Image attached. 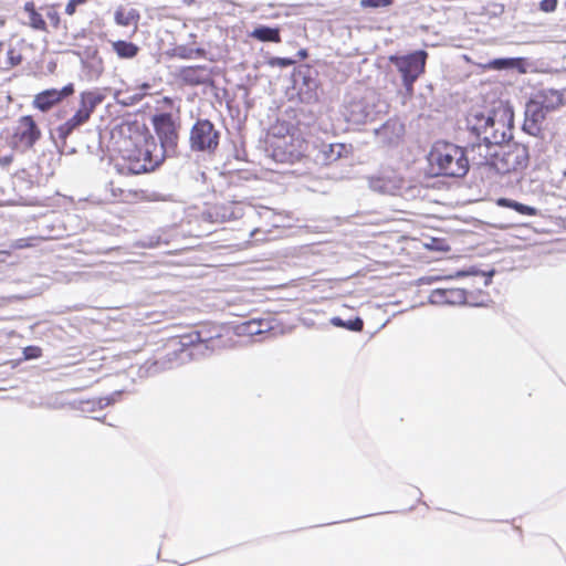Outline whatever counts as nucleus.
Returning <instances> with one entry per match:
<instances>
[{
    "instance_id": "1",
    "label": "nucleus",
    "mask_w": 566,
    "mask_h": 566,
    "mask_svg": "<svg viewBox=\"0 0 566 566\" xmlns=\"http://www.w3.org/2000/svg\"><path fill=\"white\" fill-rule=\"evenodd\" d=\"M117 150L120 170L132 175L154 171L165 160L155 137L145 122L126 120L119 126Z\"/></svg>"
},
{
    "instance_id": "2",
    "label": "nucleus",
    "mask_w": 566,
    "mask_h": 566,
    "mask_svg": "<svg viewBox=\"0 0 566 566\" xmlns=\"http://www.w3.org/2000/svg\"><path fill=\"white\" fill-rule=\"evenodd\" d=\"M564 103L563 91L555 88L537 90L526 104L524 127L532 133L538 132L546 115L558 109Z\"/></svg>"
},
{
    "instance_id": "3",
    "label": "nucleus",
    "mask_w": 566,
    "mask_h": 566,
    "mask_svg": "<svg viewBox=\"0 0 566 566\" xmlns=\"http://www.w3.org/2000/svg\"><path fill=\"white\" fill-rule=\"evenodd\" d=\"M494 150H488L485 165L496 172L505 175L524 170L530 161L528 149L525 145L512 143L497 145Z\"/></svg>"
},
{
    "instance_id": "4",
    "label": "nucleus",
    "mask_w": 566,
    "mask_h": 566,
    "mask_svg": "<svg viewBox=\"0 0 566 566\" xmlns=\"http://www.w3.org/2000/svg\"><path fill=\"white\" fill-rule=\"evenodd\" d=\"M429 161L437 175L463 177L469 170L464 150L453 144H437L429 154Z\"/></svg>"
},
{
    "instance_id": "5",
    "label": "nucleus",
    "mask_w": 566,
    "mask_h": 566,
    "mask_svg": "<svg viewBox=\"0 0 566 566\" xmlns=\"http://www.w3.org/2000/svg\"><path fill=\"white\" fill-rule=\"evenodd\" d=\"M270 150L274 160L293 164L305 156L307 142L298 132H287L282 136L273 134L270 139Z\"/></svg>"
},
{
    "instance_id": "6",
    "label": "nucleus",
    "mask_w": 566,
    "mask_h": 566,
    "mask_svg": "<svg viewBox=\"0 0 566 566\" xmlns=\"http://www.w3.org/2000/svg\"><path fill=\"white\" fill-rule=\"evenodd\" d=\"M428 53L424 50H417L405 55H390L388 61L399 72L405 90L413 93V84L426 72Z\"/></svg>"
},
{
    "instance_id": "7",
    "label": "nucleus",
    "mask_w": 566,
    "mask_h": 566,
    "mask_svg": "<svg viewBox=\"0 0 566 566\" xmlns=\"http://www.w3.org/2000/svg\"><path fill=\"white\" fill-rule=\"evenodd\" d=\"M513 123L514 113L509 106L500 105L491 112L489 132L484 137L488 150L512 137Z\"/></svg>"
},
{
    "instance_id": "8",
    "label": "nucleus",
    "mask_w": 566,
    "mask_h": 566,
    "mask_svg": "<svg viewBox=\"0 0 566 566\" xmlns=\"http://www.w3.org/2000/svg\"><path fill=\"white\" fill-rule=\"evenodd\" d=\"M41 137V128L33 116L24 115L17 120L8 143L12 150L24 153L32 149Z\"/></svg>"
},
{
    "instance_id": "9",
    "label": "nucleus",
    "mask_w": 566,
    "mask_h": 566,
    "mask_svg": "<svg viewBox=\"0 0 566 566\" xmlns=\"http://www.w3.org/2000/svg\"><path fill=\"white\" fill-rule=\"evenodd\" d=\"M102 99L103 97L95 92H83L75 114L57 127L59 137L66 139L76 128L87 123L96 106L102 103Z\"/></svg>"
},
{
    "instance_id": "10",
    "label": "nucleus",
    "mask_w": 566,
    "mask_h": 566,
    "mask_svg": "<svg viewBox=\"0 0 566 566\" xmlns=\"http://www.w3.org/2000/svg\"><path fill=\"white\" fill-rule=\"evenodd\" d=\"M102 99L103 97L95 92H83L75 114L57 127L59 137L66 139L76 128L87 123L96 106L102 103Z\"/></svg>"
},
{
    "instance_id": "11",
    "label": "nucleus",
    "mask_w": 566,
    "mask_h": 566,
    "mask_svg": "<svg viewBox=\"0 0 566 566\" xmlns=\"http://www.w3.org/2000/svg\"><path fill=\"white\" fill-rule=\"evenodd\" d=\"M220 142V133L209 119H198L190 129L189 143L193 151L212 154Z\"/></svg>"
},
{
    "instance_id": "12",
    "label": "nucleus",
    "mask_w": 566,
    "mask_h": 566,
    "mask_svg": "<svg viewBox=\"0 0 566 566\" xmlns=\"http://www.w3.org/2000/svg\"><path fill=\"white\" fill-rule=\"evenodd\" d=\"M153 125L160 139L161 150H175L178 143V129L169 113H161L153 117Z\"/></svg>"
},
{
    "instance_id": "13",
    "label": "nucleus",
    "mask_w": 566,
    "mask_h": 566,
    "mask_svg": "<svg viewBox=\"0 0 566 566\" xmlns=\"http://www.w3.org/2000/svg\"><path fill=\"white\" fill-rule=\"evenodd\" d=\"M430 302L437 305H464L472 304L471 293L463 287L436 289L430 293Z\"/></svg>"
},
{
    "instance_id": "14",
    "label": "nucleus",
    "mask_w": 566,
    "mask_h": 566,
    "mask_svg": "<svg viewBox=\"0 0 566 566\" xmlns=\"http://www.w3.org/2000/svg\"><path fill=\"white\" fill-rule=\"evenodd\" d=\"M253 217L254 216L251 214L245 220H243L242 227H231L229 229L231 232V235L228 239L231 241L229 247L241 250L248 248L253 242V238L261 232L260 228L255 226Z\"/></svg>"
},
{
    "instance_id": "15",
    "label": "nucleus",
    "mask_w": 566,
    "mask_h": 566,
    "mask_svg": "<svg viewBox=\"0 0 566 566\" xmlns=\"http://www.w3.org/2000/svg\"><path fill=\"white\" fill-rule=\"evenodd\" d=\"M73 92L74 88L72 84L64 86L62 90H45L34 96L33 106L42 112H46L60 103L64 97L73 94Z\"/></svg>"
},
{
    "instance_id": "16",
    "label": "nucleus",
    "mask_w": 566,
    "mask_h": 566,
    "mask_svg": "<svg viewBox=\"0 0 566 566\" xmlns=\"http://www.w3.org/2000/svg\"><path fill=\"white\" fill-rule=\"evenodd\" d=\"M490 120L491 112H486L482 107H471L467 115L468 128L483 142L489 132Z\"/></svg>"
},
{
    "instance_id": "17",
    "label": "nucleus",
    "mask_w": 566,
    "mask_h": 566,
    "mask_svg": "<svg viewBox=\"0 0 566 566\" xmlns=\"http://www.w3.org/2000/svg\"><path fill=\"white\" fill-rule=\"evenodd\" d=\"M247 206L240 201H227L223 203L214 205L211 208L210 214L220 221L237 220L244 217V209Z\"/></svg>"
},
{
    "instance_id": "18",
    "label": "nucleus",
    "mask_w": 566,
    "mask_h": 566,
    "mask_svg": "<svg viewBox=\"0 0 566 566\" xmlns=\"http://www.w3.org/2000/svg\"><path fill=\"white\" fill-rule=\"evenodd\" d=\"M178 78L186 85L198 86L210 78V70L206 65L185 66L178 71Z\"/></svg>"
},
{
    "instance_id": "19",
    "label": "nucleus",
    "mask_w": 566,
    "mask_h": 566,
    "mask_svg": "<svg viewBox=\"0 0 566 566\" xmlns=\"http://www.w3.org/2000/svg\"><path fill=\"white\" fill-rule=\"evenodd\" d=\"M140 13L136 9L126 11L123 7H118L114 13V21L119 27L134 25V32L137 31Z\"/></svg>"
},
{
    "instance_id": "20",
    "label": "nucleus",
    "mask_w": 566,
    "mask_h": 566,
    "mask_svg": "<svg viewBox=\"0 0 566 566\" xmlns=\"http://www.w3.org/2000/svg\"><path fill=\"white\" fill-rule=\"evenodd\" d=\"M112 50L115 52L118 59L132 60L135 59L140 49L137 44L130 41L116 40L111 42Z\"/></svg>"
},
{
    "instance_id": "21",
    "label": "nucleus",
    "mask_w": 566,
    "mask_h": 566,
    "mask_svg": "<svg viewBox=\"0 0 566 566\" xmlns=\"http://www.w3.org/2000/svg\"><path fill=\"white\" fill-rule=\"evenodd\" d=\"M24 12L29 18V25L36 31L48 32V24L35 7L34 1H28L23 6Z\"/></svg>"
},
{
    "instance_id": "22",
    "label": "nucleus",
    "mask_w": 566,
    "mask_h": 566,
    "mask_svg": "<svg viewBox=\"0 0 566 566\" xmlns=\"http://www.w3.org/2000/svg\"><path fill=\"white\" fill-rule=\"evenodd\" d=\"M253 39H256L261 42H273L280 43L282 41L281 33L279 28H270L265 25H260L255 28L251 34Z\"/></svg>"
},
{
    "instance_id": "23",
    "label": "nucleus",
    "mask_w": 566,
    "mask_h": 566,
    "mask_svg": "<svg viewBox=\"0 0 566 566\" xmlns=\"http://www.w3.org/2000/svg\"><path fill=\"white\" fill-rule=\"evenodd\" d=\"M496 205L499 207L513 209V210H515L516 212H518L520 214H523V216L533 217V216H537L538 214V210L536 208L527 206V205H524V203H521V202H517V201H514L512 199H507V198H499L496 200Z\"/></svg>"
},
{
    "instance_id": "24",
    "label": "nucleus",
    "mask_w": 566,
    "mask_h": 566,
    "mask_svg": "<svg viewBox=\"0 0 566 566\" xmlns=\"http://www.w3.org/2000/svg\"><path fill=\"white\" fill-rule=\"evenodd\" d=\"M345 149L344 144H328L323 145L322 154L325 163H333L340 158L343 150Z\"/></svg>"
},
{
    "instance_id": "25",
    "label": "nucleus",
    "mask_w": 566,
    "mask_h": 566,
    "mask_svg": "<svg viewBox=\"0 0 566 566\" xmlns=\"http://www.w3.org/2000/svg\"><path fill=\"white\" fill-rule=\"evenodd\" d=\"M331 323L336 327L346 328L353 332H361L364 328V322L358 316L349 321H344L340 317H333Z\"/></svg>"
},
{
    "instance_id": "26",
    "label": "nucleus",
    "mask_w": 566,
    "mask_h": 566,
    "mask_svg": "<svg viewBox=\"0 0 566 566\" xmlns=\"http://www.w3.org/2000/svg\"><path fill=\"white\" fill-rule=\"evenodd\" d=\"M6 55H7L6 62L3 64L1 63L2 70H10L14 66L20 65L23 61V56H22L21 52L19 50H17L15 48H10L7 51Z\"/></svg>"
},
{
    "instance_id": "27",
    "label": "nucleus",
    "mask_w": 566,
    "mask_h": 566,
    "mask_svg": "<svg viewBox=\"0 0 566 566\" xmlns=\"http://www.w3.org/2000/svg\"><path fill=\"white\" fill-rule=\"evenodd\" d=\"M41 9L44 11L52 28L55 30L59 29L60 24H61V17L56 10V6L55 4H46V6L42 7Z\"/></svg>"
},
{
    "instance_id": "28",
    "label": "nucleus",
    "mask_w": 566,
    "mask_h": 566,
    "mask_svg": "<svg viewBox=\"0 0 566 566\" xmlns=\"http://www.w3.org/2000/svg\"><path fill=\"white\" fill-rule=\"evenodd\" d=\"M40 240L41 238L36 237L21 238L12 242L11 248L15 250L32 248L35 247Z\"/></svg>"
},
{
    "instance_id": "29",
    "label": "nucleus",
    "mask_w": 566,
    "mask_h": 566,
    "mask_svg": "<svg viewBox=\"0 0 566 566\" xmlns=\"http://www.w3.org/2000/svg\"><path fill=\"white\" fill-rule=\"evenodd\" d=\"M394 0H360L359 6L363 9H379V8H388L392 6Z\"/></svg>"
},
{
    "instance_id": "30",
    "label": "nucleus",
    "mask_w": 566,
    "mask_h": 566,
    "mask_svg": "<svg viewBox=\"0 0 566 566\" xmlns=\"http://www.w3.org/2000/svg\"><path fill=\"white\" fill-rule=\"evenodd\" d=\"M513 60L510 59H495L484 65L486 69L502 70L513 66Z\"/></svg>"
},
{
    "instance_id": "31",
    "label": "nucleus",
    "mask_w": 566,
    "mask_h": 566,
    "mask_svg": "<svg viewBox=\"0 0 566 566\" xmlns=\"http://www.w3.org/2000/svg\"><path fill=\"white\" fill-rule=\"evenodd\" d=\"M295 63L294 60L292 59H289V57H272L270 59L269 61V64L271 66H279V67H287V66H291Z\"/></svg>"
},
{
    "instance_id": "32",
    "label": "nucleus",
    "mask_w": 566,
    "mask_h": 566,
    "mask_svg": "<svg viewBox=\"0 0 566 566\" xmlns=\"http://www.w3.org/2000/svg\"><path fill=\"white\" fill-rule=\"evenodd\" d=\"M557 4H558L557 0H542L539 2V10L545 13H551L556 10Z\"/></svg>"
},
{
    "instance_id": "33",
    "label": "nucleus",
    "mask_w": 566,
    "mask_h": 566,
    "mask_svg": "<svg viewBox=\"0 0 566 566\" xmlns=\"http://www.w3.org/2000/svg\"><path fill=\"white\" fill-rule=\"evenodd\" d=\"M87 0H69L65 4V13L67 15H73L76 12V8L80 4L85 3Z\"/></svg>"
},
{
    "instance_id": "34",
    "label": "nucleus",
    "mask_w": 566,
    "mask_h": 566,
    "mask_svg": "<svg viewBox=\"0 0 566 566\" xmlns=\"http://www.w3.org/2000/svg\"><path fill=\"white\" fill-rule=\"evenodd\" d=\"M24 354H25V357L29 359L38 358L41 356V348H39L36 346H30V347L25 348Z\"/></svg>"
},
{
    "instance_id": "35",
    "label": "nucleus",
    "mask_w": 566,
    "mask_h": 566,
    "mask_svg": "<svg viewBox=\"0 0 566 566\" xmlns=\"http://www.w3.org/2000/svg\"><path fill=\"white\" fill-rule=\"evenodd\" d=\"M391 127L390 123H385L381 128L377 132L378 135H385Z\"/></svg>"
},
{
    "instance_id": "36",
    "label": "nucleus",
    "mask_w": 566,
    "mask_h": 566,
    "mask_svg": "<svg viewBox=\"0 0 566 566\" xmlns=\"http://www.w3.org/2000/svg\"><path fill=\"white\" fill-rule=\"evenodd\" d=\"M300 55H301L302 57H305V56L307 55V54H306V51H301V52H300Z\"/></svg>"
}]
</instances>
